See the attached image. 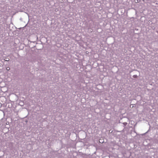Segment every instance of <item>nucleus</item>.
Segmentation results:
<instances>
[{
	"label": "nucleus",
	"instance_id": "f257e3e1",
	"mask_svg": "<svg viewBox=\"0 0 158 158\" xmlns=\"http://www.w3.org/2000/svg\"><path fill=\"white\" fill-rule=\"evenodd\" d=\"M6 70H8L10 69V68L9 67H7L6 69Z\"/></svg>",
	"mask_w": 158,
	"mask_h": 158
},
{
	"label": "nucleus",
	"instance_id": "f03ea898",
	"mask_svg": "<svg viewBox=\"0 0 158 158\" xmlns=\"http://www.w3.org/2000/svg\"><path fill=\"white\" fill-rule=\"evenodd\" d=\"M4 98V97H1V98Z\"/></svg>",
	"mask_w": 158,
	"mask_h": 158
}]
</instances>
